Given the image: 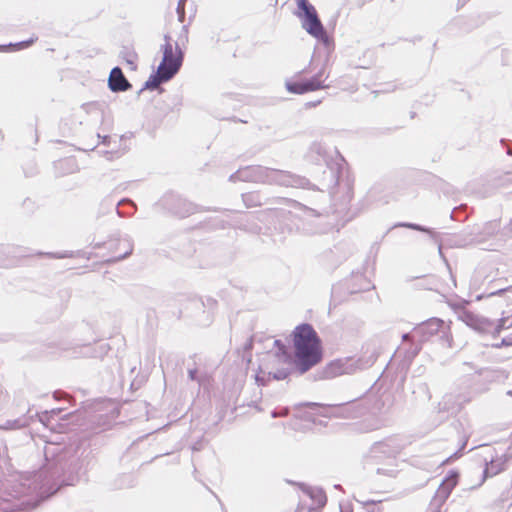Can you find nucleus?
Returning <instances> with one entry per match:
<instances>
[{
  "instance_id": "14",
  "label": "nucleus",
  "mask_w": 512,
  "mask_h": 512,
  "mask_svg": "<svg viewBox=\"0 0 512 512\" xmlns=\"http://www.w3.org/2000/svg\"><path fill=\"white\" fill-rule=\"evenodd\" d=\"M511 326H512V316L507 317V318H502L500 320L499 328L504 329V328H509Z\"/></svg>"
},
{
  "instance_id": "9",
  "label": "nucleus",
  "mask_w": 512,
  "mask_h": 512,
  "mask_svg": "<svg viewBox=\"0 0 512 512\" xmlns=\"http://www.w3.org/2000/svg\"><path fill=\"white\" fill-rule=\"evenodd\" d=\"M462 320L469 325L470 327L477 329V330H483L487 326V321L485 319L479 318L478 316L474 315L472 312H464L462 315Z\"/></svg>"
},
{
  "instance_id": "8",
  "label": "nucleus",
  "mask_w": 512,
  "mask_h": 512,
  "mask_svg": "<svg viewBox=\"0 0 512 512\" xmlns=\"http://www.w3.org/2000/svg\"><path fill=\"white\" fill-rule=\"evenodd\" d=\"M444 328H445L444 321H442L440 319H431V320L427 321L426 323H424L420 327L419 331L421 333L423 340H427L429 337L441 333V331H443Z\"/></svg>"
},
{
  "instance_id": "2",
  "label": "nucleus",
  "mask_w": 512,
  "mask_h": 512,
  "mask_svg": "<svg viewBox=\"0 0 512 512\" xmlns=\"http://www.w3.org/2000/svg\"><path fill=\"white\" fill-rule=\"evenodd\" d=\"M165 43L161 47L162 60L155 74L146 82V87L156 89L161 83L172 79L180 70L183 62V53L177 42L166 35Z\"/></svg>"
},
{
  "instance_id": "10",
  "label": "nucleus",
  "mask_w": 512,
  "mask_h": 512,
  "mask_svg": "<svg viewBox=\"0 0 512 512\" xmlns=\"http://www.w3.org/2000/svg\"><path fill=\"white\" fill-rule=\"evenodd\" d=\"M34 42H35V39H29L26 41L15 43V44H9L7 46L0 45V51H7L8 49L14 50V51L22 50V49L30 47Z\"/></svg>"
},
{
  "instance_id": "7",
  "label": "nucleus",
  "mask_w": 512,
  "mask_h": 512,
  "mask_svg": "<svg viewBox=\"0 0 512 512\" xmlns=\"http://www.w3.org/2000/svg\"><path fill=\"white\" fill-rule=\"evenodd\" d=\"M509 458L510 456L501 454L496 457H491L489 460L486 459L485 475L494 476L503 471Z\"/></svg>"
},
{
  "instance_id": "6",
  "label": "nucleus",
  "mask_w": 512,
  "mask_h": 512,
  "mask_svg": "<svg viewBox=\"0 0 512 512\" xmlns=\"http://www.w3.org/2000/svg\"><path fill=\"white\" fill-rule=\"evenodd\" d=\"M109 87L112 91H126L131 87L130 83L125 78L122 70L115 67L111 70L109 76Z\"/></svg>"
},
{
  "instance_id": "15",
  "label": "nucleus",
  "mask_w": 512,
  "mask_h": 512,
  "mask_svg": "<svg viewBox=\"0 0 512 512\" xmlns=\"http://www.w3.org/2000/svg\"><path fill=\"white\" fill-rule=\"evenodd\" d=\"M321 103V100H317V101H310V102H307L305 104V107L306 108H313V107H316L317 105H319Z\"/></svg>"
},
{
  "instance_id": "3",
  "label": "nucleus",
  "mask_w": 512,
  "mask_h": 512,
  "mask_svg": "<svg viewBox=\"0 0 512 512\" xmlns=\"http://www.w3.org/2000/svg\"><path fill=\"white\" fill-rule=\"evenodd\" d=\"M298 11L295 15L301 20L303 29L319 40H325L327 33L322 25L316 8L308 0H294Z\"/></svg>"
},
{
  "instance_id": "13",
  "label": "nucleus",
  "mask_w": 512,
  "mask_h": 512,
  "mask_svg": "<svg viewBox=\"0 0 512 512\" xmlns=\"http://www.w3.org/2000/svg\"><path fill=\"white\" fill-rule=\"evenodd\" d=\"M137 54L135 52H127L126 53V61L128 64H130L133 68L136 67L137 62Z\"/></svg>"
},
{
  "instance_id": "1",
  "label": "nucleus",
  "mask_w": 512,
  "mask_h": 512,
  "mask_svg": "<svg viewBox=\"0 0 512 512\" xmlns=\"http://www.w3.org/2000/svg\"><path fill=\"white\" fill-rule=\"evenodd\" d=\"M294 351V362L305 372L321 362L323 358L322 341L312 327L304 323L296 326L291 334Z\"/></svg>"
},
{
  "instance_id": "11",
  "label": "nucleus",
  "mask_w": 512,
  "mask_h": 512,
  "mask_svg": "<svg viewBox=\"0 0 512 512\" xmlns=\"http://www.w3.org/2000/svg\"><path fill=\"white\" fill-rule=\"evenodd\" d=\"M441 333L443 334L446 347L451 348L453 346V337L449 328L445 326L444 330L441 331Z\"/></svg>"
},
{
  "instance_id": "4",
  "label": "nucleus",
  "mask_w": 512,
  "mask_h": 512,
  "mask_svg": "<svg viewBox=\"0 0 512 512\" xmlns=\"http://www.w3.org/2000/svg\"><path fill=\"white\" fill-rule=\"evenodd\" d=\"M305 72L306 70H303L295 76V79L286 81L285 87L288 92L301 95L329 87V85L325 83L327 75H325L324 69L319 70L309 79L302 77Z\"/></svg>"
},
{
  "instance_id": "12",
  "label": "nucleus",
  "mask_w": 512,
  "mask_h": 512,
  "mask_svg": "<svg viewBox=\"0 0 512 512\" xmlns=\"http://www.w3.org/2000/svg\"><path fill=\"white\" fill-rule=\"evenodd\" d=\"M185 5L186 0H179L177 4V14L179 17V20L182 22L185 18Z\"/></svg>"
},
{
  "instance_id": "5",
  "label": "nucleus",
  "mask_w": 512,
  "mask_h": 512,
  "mask_svg": "<svg viewBox=\"0 0 512 512\" xmlns=\"http://www.w3.org/2000/svg\"><path fill=\"white\" fill-rule=\"evenodd\" d=\"M459 481V473L455 470L450 471L444 480L441 482L439 487L437 488L434 495V502L441 506L445 503V501L449 498L453 489L457 486Z\"/></svg>"
}]
</instances>
